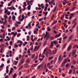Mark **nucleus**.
<instances>
[{"label":"nucleus","mask_w":78,"mask_h":78,"mask_svg":"<svg viewBox=\"0 0 78 78\" xmlns=\"http://www.w3.org/2000/svg\"><path fill=\"white\" fill-rule=\"evenodd\" d=\"M63 60V57H62L61 55H60L58 57V61H62Z\"/></svg>","instance_id":"obj_1"},{"label":"nucleus","mask_w":78,"mask_h":78,"mask_svg":"<svg viewBox=\"0 0 78 78\" xmlns=\"http://www.w3.org/2000/svg\"><path fill=\"white\" fill-rule=\"evenodd\" d=\"M72 47V45H71V44L70 45L68 46V47L67 48V49L68 51H70V50H71Z\"/></svg>","instance_id":"obj_2"},{"label":"nucleus","mask_w":78,"mask_h":78,"mask_svg":"<svg viewBox=\"0 0 78 78\" xmlns=\"http://www.w3.org/2000/svg\"><path fill=\"white\" fill-rule=\"evenodd\" d=\"M76 49H73V50L72 52V55L73 56H74L75 55V54L76 53Z\"/></svg>","instance_id":"obj_3"},{"label":"nucleus","mask_w":78,"mask_h":78,"mask_svg":"<svg viewBox=\"0 0 78 78\" xmlns=\"http://www.w3.org/2000/svg\"><path fill=\"white\" fill-rule=\"evenodd\" d=\"M53 46H54V43L53 41H52L51 43V45L50 46V48H53Z\"/></svg>","instance_id":"obj_4"},{"label":"nucleus","mask_w":78,"mask_h":78,"mask_svg":"<svg viewBox=\"0 0 78 78\" xmlns=\"http://www.w3.org/2000/svg\"><path fill=\"white\" fill-rule=\"evenodd\" d=\"M76 19H75L73 20L72 22V24H76Z\"/></svg>","instance_id":"obj_5"},{"label":"nucleus","mask_w":78,"mask_h":78,"mask_svg":"<svg viewBox=\"0 0 78 78\" xmlns=\"http://www.w3.org/2000/svg\"><path fill=\"white\" fill-rule=\"evenodd\" d=\"M24 66L25 68H29L30 67L29 65L28 64H25L24 65Z\"/></svg>","instance_id":"obj_6"},{"label":"nucleus","mask_w":78,"mask_h":78,"mask_svg":"<svg viewBox=\"0 0 78 78\" xmlns=\"http://www.w3.org/2000/svg\"><path fill=\"white\" fill-rule=\"evenodd\" d=\"M77 3V1H75L74 3L73 4V6H75V5H76V4Z\"/></svg>","instance_id":"obj_7"},{"label":"nucleus","mask_w":78,"mask_h":78,"mask_svg":"<svg viewBox=\"0 0 78 78\" xmlns=\"http://www.w3.org/2000/svg\"><path fill=\"white\" fill-rule=\"evenodd\" d=\"M52 41L53 42V43H54L55 45H58V42L56 41Z\"/></svg>","instance_id":"obj_8"},{"label":"nucleus","mask_w":78,"mask_h":78,"mask_svg":"<svg viewBox=\"0 0 78 78\" xmlns=\"http://www.w3.org/2000/svg\"><path fill=\"white\" fill-rule=\"evenodd\" d=\"M18 61H15L13 62V64L14 65H17V63H18Z\"/></svg>","instance_id":"obj_9"},{"label":"nucleus","mask_w":78,"mask_h":78,"mask_svg":"<svg viewBox=\"0 0 78 78\" xmlns=\"http://www.w3.org/2000/svg\"><path fill=\"white\" fill-rule=\"evenodd\" d=\"M12 19L13 20H16V17L15 16L13 15Z\"/></svg>","instance_id":"obj_10"},{"label":"nucleus","mask_w":78,"mask_h":78,"mask_svg":"<svg viewBox=\"0 0 78 78\" xmlns=\"http://www.w3.org/2000/svg\"><path fill=\"white\" fill-rule=\"evenodd\" d=\"M73 69H71V70L69 71V74H71L72 73V72H73Z\"/></svg>","instance_id":"obj_11"},{"label":"nucleus","mask_w":78,"mask_h":78,"mask_svg":"<svg viewBox=\"0 0 78 78\" xmlns=\"http://www.w3.org/2000/svg\"><path fill=\"white\" fill-rule=\"evenodd\" d=\"M67 43H65L63 45V48H66V45H67Z\"/></svg>","instance_id":"obj_12"},{"label":"nucleus","mask_w":78,"mask_h":78,"mask_svg":"<svg viewBox=\"0 0 78 78\" xmlns=\"http://www.w3.org/2000/svg\"><path fill=\"white\" fill-rule=\"evenodd\" d=\"M54 39H55V37L54 36H51L50 37V40H53Z\"/></svg>","instance_id":"obj_13"},{"label":"nucleus","mask_w":78,"mask_h":78,"mask_svg":"<svg viewBox=\"0 0 78 78\" xmlns=\"http://www.w3.org/2000/svg\"><path fill=\"white\" fill-rule=\"evenodd\" d=\"M27 8L28 10H30L31 9V5H29L27 7Z\"/></svg>","instance_id":"obj_14"},{"label":"nucleus","mask_w":78,"mask_h":78,"mask_svg":"<svg viewBox=\"0 0 78 78\" xmlns=\"http://www.w3.org/2000/svg\"><path fill=\"white\" fill-rule=\"evenodd\" d=\"M68 60V58H67L66 59H65V62H64V63L66 64V62H67Z\"/></svg>","instance_id":"obj_15"},{"label":"nucleus","mask_w":78,"mask_h":78,"mask_svg":"<svg viewBox=\"0 0 78 78\" xmlns=\"http://www.w3.org/2000/svg\"><path fill=\"white\" fill-rule=\"evenodd\" d=\"M31 23H29V24H28V26L29 27H30V29H31Z\"/></svg>","instance_id":"obj_16"},{"label":"nucleus","mask_w":78,"mask_h":78,"mask_svg":"<svg viewBox=\"0 0 78 78\" xmlns=\"http://www.w3.org/2000/svg\"><path fill=\"white\" fill-rule=\"evenodd\" d=\"M49 55L50 56H51V55H52V54L51 53V49H49Z\"/></svg>","instance_id":"obj_17"},{"label":"nucleus","mask_w":78,"mask_h":78,"mask_svg":"<svg viewBox=\"0 0 78 78\" xmlns=\"http://www.w3.org/2000/svg\"><path fill=\"white\" fill-rule=\"evenodd\" d=\"M17 32H16L15 33H14L13 35V37H15V36H16V35H17Z\"/></svg>","instance_id":"obj_18"},{"label":"nucleus","mask_w":78,"mask_h":78,"mask_svg":"<svg viewBox=\"0 0 78 78\" xmlns=\"http://www.w3.org/2000/svg\"><path fill=\"white\" fill-rule=\"evenodd\" d=\"M26 62L27 63H30V59H27Z\"/></svg>","instance_id":"obj_19"},{"label":"nucleus","mask_w":78,"mask_h":78,"mask_svg":"<svg viewBox=\"0 0 78 78\" xmlns=\"http://www.w3.org/2000/svg\"><path fill=\"white\" fill-rule=\"evenodd\" d=\"M46 51V53H45V54H45V55H46V56H47V55H48L49 54V52H48L47 51Z\"/></svg>","instance_id":"obj_20"},{"label":"nucleus","mask_w":78,"mask_h":78,"mask_svg":"<svg viewBox=\"0 0 78 78\" xmlns=\"http://www.w3.org/2000/svg\"><path fill=\"white\" fill-rule=\"evenodd\" d=\"M64 64H65V63L63 62V63L61 65V67H64V66H65Z\"/></svg>","instance_id":"obj_21"},{"label":"nucleus","mask_w":78,"mask_h":78,"mask_svg":"<svg viewBox=\"0 0 78 78\" xmlns=\"http://www.w3.org/2000/svg\"><path fill=\"white\" fill-rule=\"evenodd\" d=\"M14 48H16V47L17 48L18 47V45H17V44H14Z\"/></svg>","instance_id":"obj_22"},{"label":"nucleus","mask_w":78,"mask_h":78,"mask_svg":"<svg viewBox=\"0 0 78 78\" xmlns=\"http://www.w3.org/2000/svg\"><path fill=\"white\" fill-rule=\"evenodd\" d=\"M16 77V73H15L14 74L12 78H15Z\"/></svg>","instance_id":"obj_23"},{"label":"nucleus","mask_w":78,"mask_h":78,"mask_svg":"<svg viewBox=\"0 0 78 78\" xmlns=\"http://www.w3.org/2000/svg\"><path fill=\"white\" fill-rule=\"evenodd\" d=\"M37 66V64H33V67H36V66Z\"/></svg>","instance_id":"obj_24"},{"label":"nucleus","mask_w":78,"mask_h":78,"mask_svg":"<svg viewBox=\"0 0 78 78\" xmlns=\"http://www.w3.org/2000/svg\"><path fill=\"white\" fill-rule=\"evenodd\" d=\"M58 70H59V72H60V73H61V72H62V70H61V68H60L58 69Z\"/></svg>","instance_id":"obj_25"},{"label":"nucleus","mask_w":78,"mask_h":78,"mask_svg":"<svg viewBox=\"0 0 78 78\" xmlns=\"http://www.w3.org/2000/svg\"><path fill=\"white\" fill-rule=\"evenodd\" d=\"M48 67L49 69H52V67H53V66H48Z\"/></svg>","instance_id":"obj_26"},{"label":"nucleus","mask_w":78,"mask_h":78,"mask_svg":"<svg viewBox=\"0 0 78 78\" xmlns=\"http://www.w3.org/2000/svg\"><path fill=\"white\" fill-rule=\"evenodd\" d=\"M4 17L6 18V19H8V16H7V15H4Z\"/></svg>","instance_id":"obj_27"},{"label":"nucleus","mask_w":78,"mask_h":78,"mask_svg":"<svg viewBox=\"0 0 78 78\" xmlns=\"http://www.w3.org/2000/svg\"><path fill=\"white\" fill-rule=\"evenodd\" d=\"M13 72V71L12 70L10 71V72H9V75H11V73H12Z\"/></svg>","instance_id":"obj_28"},{"label":"nucleus","mask_w":78,"mask_h":78,"mask_svg":"<svg viewBox=\"0 0 78 78\" xmlns=\"http://www.w3.org/2000/svg\"><path fill=\"white\" fill-rule=\"evenodd\" d=\"M75 69H73V74H74L75 75V74H76V72L75 71Z\"/></svg>","instance_id":"obj_29"},{"label":"nucleus","mask_w":78,"mask_h":78,"mask_svg":"<svg viewBox=\"0 0 78 78\" xmlns=\"http://www.w3.org/2000/svg\"><path fill=\"white\" fill-rule=\"evenodd\" d=\"M3 66H4V64H2V65L0 66V68H2Z\"/></svg>","instance_id":"obj_30"},{"label":"nucleus","mask_w":78,"mask_h":78,"mask_svg":"<svg viewBox=\"0 0 78 78\" xmlns=\"http://www.w3.org/2000/svg\"><path fill=\"white\" fill-rule=\"evenodd\" d=\"M47 30L48 31H51V29H50V27H48V28Z\"/></svg>","instance_id":"obj_31"},{"label":"nucleus","mask_w":78,"mask_h":78,"mask_svg":"<svg viewBox=\"0 0 78 78\" xmlns=\"http://www.w3.org/2000/svg\"><path fill=\"white\" fill-rule=\"evenodd\" d=\"M46 51H47V49H45L44 51V52L43 53H44V54H45V52Z\"/></svg>","instance_id":"obj_32"},{"label":"nucleus","mask_w":78,"mask_h":78,"mask_svg":"<svg viewBox=\"0 0 78 78\" xmlns=\"http://www.w3.org/2000/svg\"><path fill=\"white\" fill-rule=\"evenodd\" d=\"M59 7L60 8H62V4H59Z\"/></svg>","instance_id":"obj_33"},{"label":"nucleus","mask_w":78,"mask_h":78,"mask_svg":"<svg viewBox=\"0 0 78 78\" xmlns=\"http://www.w3.org/2000/svg\"><path fill=\"white\" fill-rule=\"evenodd\" d=\"M23 67V66H21L20 67V68L19 69V70H21L22 69V68Z\"/></svg>","instance_id":"obj_34"},{"label":"nucleus","mask_w":78,"mask_h":78,"mask_svg":"<svg viewBox=\"0 0 78 78\" xmlns=\"http://www.w3.org/2000/svg\"><path fill=\"white\" fill-rule=\"evenodd\" d=\"M56 9H57V6H56L55 8V9L54 10L53 12H55V11H56Z\"/></svg>","instance_id":"obj_35"},{"label":"nucleus","mask_w":78,"mask_h":78,"mask_svg":"<svg viewBox=\"0 0 78 78\" xmlns=\"http://www.w3.org/2000/svg\"><path fill=\"white\" fill-rule=\"evenodd\" d=\"M22 18L23 19H25V16H24V15L22 14Z\"/></svg>","instance_id":"obj_36"},{"label":"nucleus","mask_w":78,"mask_h":78,"mask_svg":"<svg viewBox=\"0 0 78 78\" xmlns=\"http://www.w3.org/2000/svg\"><path fill=\"white\" fill-rule=\"evenodd\" d=\"M49 37H50V36H49V35H48L46 38V40H48V38H49Z\"/></svg>","instance_id":"obj_37"},{"label":"nucleus","mask_w":78,"mask_h":78,"mask_svg":"<svg viewBox=\"0 0 78 78\" xmlns=\"http://www.w3.org/2000/svg\"><path fill=\"white\" fill-rule=\"evenodd\" d=\"M53 57H50L48 58L49 60H50L51 59H53Z\"/></svg>","instance_id":"obj_38"},{"label":"nucleus","mask_w":78,"mask_h":78,"mask_svg":"<svg viewBox=\"0 0 78 78\" xmlns=\"http://www.w3.org/2000/svg\"><path fill=\"white\" fill-rule=\"evenodd\" d=\"M27 15V16H30V12H28Z\"/></svg>","instance_id":"obj_39"},{"label":"nucleus","mask_w":78,"mask_h":78,"mask_svg":"<svg viewBox=\"0 0 78 78\" xmlns=\"http://www.w3.org/2000/svg\"><path fill=\"white\" fill-rule=\"evenodd\" d=\"M73 37V36H72H72H70L69 38V39H72Z\"/></svg>","instance_id":"obj_40"},{"label":"nucleus","mask_w":78,"mask_h":78,"mask_svg":"<svg viewBox=\"0 0 78 78\" xmlns=\"http://www.w3.org/2000/svg\"><path fill=\"white\" fill-rule=\"evenodd\" d=\"M37 31H36V30H35L34 31V34H37Z\"/></svg>","instance_id":"obj_41"},{"label":"nucleus","mask_w":78,"mask_h":78,"mask_svg":"<svg viewBox=\"0 0 78 78\" xmlns=\"http://www.w3.org/2000/svg\"><path fill=\"white\" fill-rule=\"evenodd\" d=\"M58 22V21L57 20H56V21H55L53 23V24L54 25V24H55V23H56Z\"/></svg>","instance_id":"obj_42"},{"label":"nucleus","mask_w":78,"mask_h":78,"mask_svg":"<svg viewBox=\"0 0 78 78\" xmlns=\"http://www.w3.org/2000/svg\"><path fill=\"white\" fill-rule=\"evenodd\" d=\"M47 9V7L46 6L45 7V9H44V11H46V10Z\"/></svg>","instance_id":"obj_43"},{"label":"nucleus","mask_w":78,"mask_h":78,"mask_svg":"<svg viewBox=\"0 0 78 78\" xmlns=\"http://www.w3.org/2000/svg\"><path fill=\"white\" fill-rule=\"evenodd\" d=\"M16 30V27H13L12 29V31H14V30Z\"/></svg>","instance_id":"obj_44"},{"label":"nucleus","mask_w":78,"mask_h":78,"mask_svg":"<svg viewBox=\"0 0 78 78\" xmlns=\"http://www.w3.org/2000/svg\"><path fill=\"white\" fill-rule=\"evenodd\" d=\"M76 24H75L73 26L72 28H75V26H76Z\"/></svg>","instance_id":"obj_45"},{"label":"nucleus","mask_w":78,"mask_h":78,"mask_svg":"<svg viewBox=\"0 0 78 78\" xmlns=\"http://www.w3.org/2000/svg\"><path fill=\"white\" fill-rule=\"evenodd\" d=\"M42 66V65H39L38 67V69H40L41 68V66Z\"/></svg>","instance_id":"obj_46"},{"label":"nucleus","mask_w":78,"mask_h":78,"mask_svg":"<svg viewBox=\"0 0 78 78\" xmlns=\"http://www.w3.org/2000/svg\"><path fill=\"white\" fill-rule=\"evenodd\" d=\"M30 49H28V50L27 51V52H28V53H30Z\"/></svg>","instance_id":"obj_47"},{"label":"nucleus","mask_w":78,"mask_h":78,"mask_svg":"<svg viewBox=\"0 0 78 78\" xmlns=\"http://www.w3.org/2000/svg\"><path fill=\"white\" fill-rule=\"evenodd\" d=\"M20 62L21 63V65H22V64H23V62H24V61H21Z\"/></svg>","instance_id":"obj_48"},{"label":"nucleus","mask_w":78,"mask_h":78,"mask_svg":"<svg viewBox=\"0 0 78 78\" xmlns=\"http://www.w3.org/2000/svg\"><path fill=\"white\" fill-rule=\"evenodd\" d=\"M52 53L53 55H55V54H56V53L55 52V51H52Z\"/></svg>","instance_id":"obj_49"},{"label":"nucleus","mask_w":78,"mask_h":78,"mask_svg":"<svg viewBox=\"0 0 78 78\" xmlns=\"http://www.w3.org/2000/svg\"><path fill=\"white\" fill-rule=\"evenodd\" d=\"M30 49V50L33 51V45L32 46L31 48Z\"/></svg>","instance_id":"obj_50"},{"label":"nucleus","mask_w":78,"mask_h":78,"mask_svg":"<svg viewBox=\"0 0 78 78\" xmlns=\"http://www.w3.org/2000/svg\"><path fill=\"white\" fill-rule=\"evenodd\" d=\"M52 3H53V2L52 1H50L49 3V5H51Z\"/></svg>","instance_id":"obj_51"},{"label":"nucleus","mask_w":78,"mask_h":78,"mask_svg":"<svg viewBox=\"0 0 78 78\" xmlns=\"http://www.w3.org/2000/svg\"><path fill=\"white\" fill-rule=\"evenodd\" d=\"M21 57H22V55H19V58L20 59V58H21Z\"/></svg>","instance_id":"obj_52"},{"label":"nucleus","mask_w":78,"mask_h":78,"mask_svg":"<svg viewBox=\"0 0 78 78\" xmlns=\"http://www.w3.org/2000/svg\"><path fill=\"white\" fill-rule=\"evenodd\" d=\"M40 45H39V46H38L37 48V49H38V50H39V47H40V46H41V43H40Z\"/></svg>","instance_id":"obj_53"},{"label":"nucleus","mask_w":78,"mask_h":78,"mask_svg":"<svg viewBox=\"0 0 78 78\" xmlns=\"http://www.w3.org/2000/svg\"><path fill=\"white\" fill-rule=\"evenodd\" d=\"M59 37V36H58V34H57L55 36V38H56V37Z\"/></svg>","instance_id":"obj_54"},{"label":"nucleus","mask_w":78,"mask_h":78,"mask_svg":"<svg viewBox=\"0 0 78 78\" xmlns=\"http://www.w3.org/2000/svg\"><path fill=\"white\" fill-rule=\"evenodd\" d=\"M34 56H35V55H34V54H33L32 57V58L33 59V58H34Z\"/></svg>","instance_id":"obj_55"},{"label":"nucleus","mask_w":78,"mask_h":78,"mask_svg":"<svg viewBox=\"0 0 78 78\" xmlns=\"http://www.w3.org/2000/svg\"><path fill=\"white\" fill-rule=\"evenodd\" d=\"M44 59H43V58H39V61H42V60H43Z\"/></svg>","instance_id":"obj_56"},{"label":"nucleus","mask_w":78,"mask_h":78,"mask_svg":"<svg viewBox=\"0 0 78 78\" xmlns=\"http://www.w3.org/2000/svg\"><path fill=\"white\" fill-rule=\"evenodd\" d=\"M69 64H67L66 66V67H69Z\"/></svg>","instance_id":"obj_57"},{"label":"nucleus","mask_w":78,"mask_h":78,"mask_svg":"<svg viewBox=\"0 0 78 78\" xmlns=\"http://www.w3.org/2000/svg\"><path fill=\"white\" fill-rule=\"evenodd\" d=\"M54 16H55V14H53V15H52V17L51 18V19H53L54 17Z\"/></svg>","instance_id":"obj_58"},{"label":"nucleus","mask_w":78,"mask_h":78,"mask_svg":"<svg viewBox=\"0 0 78 78\" xmlns=\"http://www.w3.org/2000/svg\"><path fill=\"white\" fill-rule=\"evenodd\" d=\"M8 20L9 22L10 23H11L12 22V20Z\"/></svg>","instance_id":"obj_59"},{"label":"nucleus","mask_w":78,"mask_h":78,"mask_svg":"<svg viewBox=\"0 0 78 78\" xmlns=\"http://www.w3.org/2000/svg\"><path fill=\"white\" fill-rule=\"evenodd\" d=\"M47 14H48V12H47L45 13V16H47Z\"/></svg>","instance_id":"obj_60"},{"label":"nucleus","mask_w":78,"mask_h":78,"mask_svg":"<svg viewBox=\"0 0 78 78\" xmlns=\"http://www.w3.org/2000/svg\"><path fill=\"white\" fill-rule=\"evenodd\" d=\"M69 11V8H67L65 9V11Z\"/></svg>","instance_id":"obj_61"},{"label":"nucleus","mask_w":78,"mask_h":78,"mask_svg":"<svg viewBox=\"0 0 78 78\" xmlns=\"http://www.w3.org/2000/svg\"><path fill=\"white\" fill-rule=\"evenodd\" d=\"M15 25L16 27H18V25H17V23H15Z\"/></svg>","instance_id":"obj_62"},{"label":"nucleus","mask_w":78,"mask_h":78,"mask_svg":"<svg viewBox=\"0 0 78 78\" xmlns=\"http://www.w3.org/2000/svg\"><path fill=\"white\" fill-rule=\"evenodd\" d=\"M73 17V16H71L70 17H69V19H72V18Z\"/></svg>","instance_id":"obj_63"},{"label":"nucleus","mask_w":78,"mask_h":78,"mask_svg":"<svg viewBox=\"0 0 78 78\" xmlns=\"http://www.w3.org/2000/svg\"><path fill=\"white\" fill-rule=\"evenodd\" d=\"M12 44V41H10V45H11Z\"/></svg>","instance_id":"obj_64"}]
</instances>
